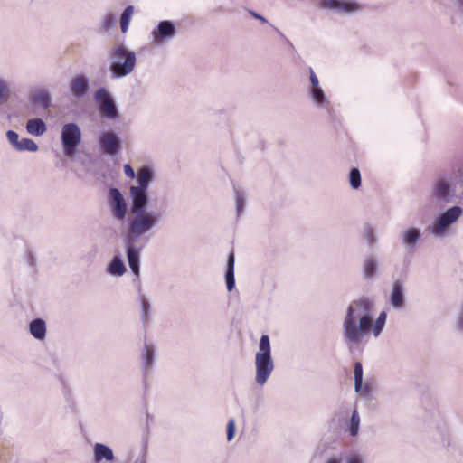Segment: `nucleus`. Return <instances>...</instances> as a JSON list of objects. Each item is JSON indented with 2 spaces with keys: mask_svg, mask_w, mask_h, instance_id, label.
<instances>
[{
  "mask_svg": "<svg viewBox=\"0 0 463 463\" xmlns=\"http://www.w3.org/2000/svg\"><path fill=\"white\" fill-rule=\"evenodd\" d=\"M250 14H251L252 17H254L255 19H258L260 21H261L262 23H267V20L265 17H263L262 15L259 14L258 13L254 12V11H250Z\"/></svg>",
  "mask_w": 463,
  "mask_h": 463,
  "instance_id": "obj_42",
  "label": "nucleus"
},
{
  "mask_svg": "<svg viewBox=\"0 0 463 463\" xmlns=\"http://www.w3.org/2000/svg\"><path fill=\"white\" fill-rule=\"evenodd\" d=\"M93 460L95 463H100L102 460L111 462L114 460V453L107 445L96 443L93 447Z\"/></svg>",
  "mask_w": 463,
  "mask_h": 463,
  "instance_id": "obj_16",
  "label": "nucleus"
},
{
  "mask_svg": "<svg viewBox=\"0 0 463 463\" xmlns=\"http://www.w3.org/2000/svg\"><path fill=\"white\" fill-rule=\"evenodd\" d=\"M275 369V363L271 355L270 340L268 335L260 337L258 351L255 354V383L258 386H264Z\"/></svg>",
  "mask_w": 463,
  "mask_h": 463,
  "instance_id": "obj_3",
  "label": "nucleus"
},
{
  "mask_svg": "<svg viewBox=\"0 0 463 463\" xmlns=\"http://www.w3.org/2000/svg\"><path fill=\"white\" fill-rule=\"evenodd\" d=\"M236 431L235 420L231 418L227 423V440L233 439Z\"/></svg>",
  "mask_w": 463,
  "mask_h": 463,
  "instance_id": "obj_37",
  "label": "nucleus"
},
{
  "mask_svg": "<svg viewBox=\"0 0 463 463\" xmlns=\"http://www.w3.org/2000/svg\"><path fill=\"white\" fill-rule=\"evenodd\" d=\"M88 90L89 82L85 76L78 75L71 79L70 82V90L75 98L80 99L84 97L87 94Z\"/></svg>",
  "mask_w": 463,
  "mask_h": 463,
  "instance_id": "obj_15",
  "label": "nucleus"
},
{
  "mask_svg": "<svg viewBox=\"0 0 463 463\" xmlns=\"http://www.w3.org/2000/svg\"><path fill=\"white\" fill-rule=\"evenodd\" d=\"M344 463H365V458L359 451H352L345 456Z\"/></svg>",
  "mask_w": 463,
  "mask_h": 463,
  "instance_id": "obj_30",
  "label": "nucleus"
},
{
  "mask_svg": "<svg viewBox=\"0 0 463 463\" xmlns=\"http://www.w3.org/2000/svg\"><path fill=\"white\" fill-rule=\"evenodd\" d=\"M109 205L112 217L123 222L127 220L128 206L121 192L118 188H110L109 192Z\"/></svg>",
  "mask_w": 463,
  "mask_h": 463,
  "instance_id": "obj_8",
  "label": "nucleus"
},
{
  "mask_svg": "<svg viewBox=\"0 0 463 463\" xmlns=\"http://www.w3.org/2000/svg\"><path fill=\"white\" fill-rule=\"evenodd\" d=\"M124 173L128 178L133 179L136 176L137 177V174L136 175L134 169L128 164L124 165Z\"/></svg>",
  "mask_w": 463,
  "mask_h": 463,
  "instance_id": "obj_39",
  "label": "nucleus"
},
{
  "mask_svg": "<svg viewBox=\"0 0 463 463\" xmlns=\"http://www.w3.org/2000/svg\"><path fill=\"white\" fill-rule=\"evenodd\" d=\"M106 272L113 277H122L127 267L120 255H115L106 268Z\"/></svg>",
  "mask_w": 463,
  "mask_h": 463,
  "instance_id": "obj_18",
  "label": "nucleus"
},
{
  "mask_svg": "<svg viewBox=\"0 0 463 463\" xmlns=\"http://www.w3.org/2000/svg\"><path fill=\"white\" fill-rule=\"evenodd\" d=\"M133 14L134 7L132 5H128L122 13L120 17V27L123 33H127Z\"/></svg>",
  "mask_w": 463,
  "mask_h": 463,
  "instance_id": "obj_26",
  "label": "nucleus"
},
{
  "mask_svg": "<svg viewBox=\"0 0 463 463\" xmlns=\"http://www.w3.org/2000/svg\"><path fill=\"white\" fill-rule=\"evenodd\" d=\"M142 359L145 370H149L154 363V347L151 345L145 344Z\"/></svg>",
  "mask_w": 463,
  "mask_h": 463,
  "instance_id": "obj_24",
  "label": "nucleus"
},
{
  "mask_svg": "<svg viewBox=\"0 0 463 463\" xmlns=\"http://www.w3.org/2000/svg\"><path fill=\"white\" fill-rule=\"evenodd\" d=\"M33 102L38 107L47 109L51 104V96L45 89H35L31 94Z\"/></svg>",
  "mask_w": 463,
  "mask_h": 463,
  "instance_id": "obj_20",
  "label": "nucleus"
},
{
  "mask_svg": "<svg viewBox=\"0 0 463 463\" xmlns=\"http://www.w3.org/2000/svg\"><path fill=\"white\" fill-rule=\"evenodd\" d=\"M354 384L356 385V388L359 389L361 382H363V367L359 362L354 364Z\"/></svg>",
  "mask_w": 463,
  "mask_h": 463,
  "instance_id": "obj_34",
  "label": "nucleus"
},
{
  "mask_svg": "<svg viewBox=\"0 0 463 463\" xmlns=\"http://www.w3.org/2000/svg\"><path fill=\"white\" fill-rule=\"evenodd\" d=\"M30 334L37 340L43 341L46 337V324L42 318L31 321L29 325Z\"/></svg>",
  "mask_w": 463,
  "mask_h": 463,
  "instance_id": "obj_19",
  "label": "nucleus"
},
{
  "mask_svg": "<svg viewBox=\"0 0 463 463\" xmlns=\"http://www.w3.org/2000/svg\"><path fill=\"white\" fill-rule=\"evenodd\" d=\"M61 140L64 155L68 157H72L81 140L80 127L76 123L63 125L61 131Z\"/></svg>",
  "mask_w": 463,
  "mask_h": 463,
  "instance_id": "obj_6",
  "label": "nucleus"
},
{
  "mask_svg": "<svg viewBox=\"0 0 463 463\" xmlns=\"http://www.w3.org/2000/svg\"><path fill=\"white\" fill-rule=\"evenodd\" d=\"M6 138L12 146L16 150L20 142L19 135L13 130L6 132Z\"/></svg>",
  "mask_w": 463,
  "mask_h": 463,
  "instance_id": "obj_36",
  "label": "nucleus"
},
{
  "mask_svg": "<svg viewBox=\"0 0 463 463\" xmlns=\"http://www.w3.org/2000/svg\"><path fill=\"white\" fill-rule=\"evenodd\" d=\"M377 261L373 257H368L364 262V273L366 279H373L377 271Z\"/></svg>",
  "mask_w": 463,
  "mask_h": 463,
  "instance_id": "obj_23",
  "label": "nucleus"
},
{
  "mask_svg": "<svg viewBox=\"0 0 463 463\" xmlns=\"http://www.w3.org/2000/svg\"><path fill=\"white\" fill-rule=\"evenodd\" d=\"M11 95V89L7 81L0 76V105L8 102Z\"/></svg>",
  "mask_w": 463,
  "mask_h": 463,
  "instance_id": "obj_27",
  "label": "nucleus"
},
{
  "mask_svg": "<svg viewBox=\"0 0 463 463\" xmlns=\"http://www.w3.org/2000/svg\"><path fill=\"white\" fill-rule=\"evenodd\" d=\"M309 96L317 108L319 109H328L330 105V101L326 96L325 91L320 87L317 88H309L308 89Z\"/></svg>",
  "mask_w": 463,
  "mask_h": 463,
  "instance_id": "obj_17",
  "label": "nucleus"
},
{
  "mask_svg": "<svg viewBox=\"0 0 463 463\" xmlns=\"http://www.w3.org/2000/svg\"><path fill=\"white\" fill-rule=\"evenodd\" d=\"M349 183L353 189H358L361 186V173L359 169H351L349 174Z\"/></svg>",
  "mask_w": 463,
  "mask_h": 463,
  "instance_id": "obj_29",
  "label": "nucleus"
},
{
  "mask_svg": "<svg viewBox=\"0 0 463 463\" xmlns=\"http://www.w3.org/2000/svg\"><path fill=\"white\" fill-rule=\"evenodd\" d=\"M136 54L126 46L119 44L113 48L110 55V71L115 78L130 74L136 66Z\"/></svg>",
  "mask_w": 463,
  "mask_h": 463,
  "instance_id": "obj_4",
  "label": "nucleus"
},
{
  "mask_svg": "<svg viewBox=\"0 0 463 463\" xmlns=\"http://www.w3.org/2000/svg\"><path fill=\"white\" fill-rule=\"evenodd\" d=\"M99 143L100 149L109 156L117 155L121 149L120 138L113 131L101 133L99 137Z\"/></svg>",
  "mask_w": 463,
  "mask_h": 463,
  "instance_id": "obj_12",
  "label": "nucleus"
},
{
  "mask_svg": "<svg viewBox=\"0 0 463 463\" xmlns=\"http://www.w3.org/2000/svg\"><path fill=\"white\" fill-rule=\"evenodd\" d=\"M463 210L459 206H452L436 217L428 230L437 238H443L448 234V229L461 217Z\"/></svg>",
  "mask_w": 463,
  "mask_h": 463,
  "instance_id": "obj_5",
  "label": "nucleus"
},
{
  "mask_svg": "<svg viewBox=\"0 0 463 463\" xmlns=\"http://www.w3.org/2000/svg\"><path fill=\"white\" fill-rule=\"evenodd\" d=\"M309 80H310V87L309 88L320 87L318 78L317 77V75L315 74V72L312 69H310Z\"/></svg>",
  "mask_w": 463,
  "mask_h": 463,
  "instance_id": "obj_38",
  "label": "nucleus"
},
{
  "mask_svg": "<svg viewBox=\"0 0 463 463\" xmlns=\"http://www.w3.org/2000/svg\"><path fill=\"white\" fill-rule=\"evenodd\" d=\"M116 18L112 14H107L104 15L101 21V28L103 31H109L115 25Z\"/></svg>",
  "mask_w": 463,
  "mask_h": 463,
  "instance_id": "obj_33",
  "label": "nucleus"
},
{
  "mask_svg": "<svg viewBox=\"0 0 463 463\" xmlns=\"http://www.w3.org/2000/svg\"><path fill=\"white\" fill-rule=\"evenodd\" d=\"M363 234L364 237L366 239L369 244H373L376 241V235L374 229L369 225L366 224L363 229Z\"/></svg>",
  "mask_w": 463,
  "mask_h": 463,
  "instance_id": "obj_32",
  "label": "nucleus"
},
{
  "mask_svg": "<svg viewBox=\"0 0 463 463\" xmlns=\"http://www.w3.org/2000/svg\"><path fill=\"white\" fill-rule=\"evenodd\" d=\"M324 463H342V460L337 457H332L327 458Z\"/></svg>",
  "mask_w": 463,
  "mask_h": 463,
  "instance_id": "obj_43",
  "label": "nucleus"
},
{
  "mask_svg": "<svg viewBox=\"0 0 463 463\" xmlns=\"http://www.w3.org/2000/svg\"><path fill=\"white\" fill-rule=\"evenodd\" d=\"M457 326L460 330L463 329V309L460 311V313L458 315V321H457Z\"/></svg>",
  "mask_w": 463,
  "mask_h": 463,
  "instance_id": "obj_41",
  "label": "nucleus"
},
{
  "mask_svg": "<svg viewBox=\"0 0 463 463\" xmlns=\"http://www.w3.org/2000/svg\"><path fill=\"white\" fill-rule=\"evenodd\" d=\"M374 302L367 298L352 301L342 319V335L350 351L362 348L372 335L378 338L383 333L387 320V313L383 310L374 319Z\"/></svg>",
  "mask_w": 463,
  "mask_h": 463,
  "instance_id": "obj_2",
  "label": "nucleus"
},
{
  "mask_svg": "<svg viewBox=\"0 0 463 463\" xmlns=\"http://www.w3.org/2000/svg\"><path fill=\"white\" fill-rule=\"evenodd\" d=\"M234 264H235V256H234L233 252H231L228 255L227 269H226V273H225L226 288H227L228 291H232L235 287Z\"/></svg>",
  "mask_w": 463,
  "mask_h": 463,
  "instance_id": "obj_21",
  "label": "nucleus"
},
{
  "mask_svg": "<svg viewBox=\"0 0 463 463\" xmlns=\"http://www.w3.org/2000/svg\"><path fill=\"white\" fill-rule=\"evenodd\" d=\"M317 5L339 14H353L362 11L364 5L356 0H317Z\"/></svg>",
  "mask_w": 463,
  "mask_h": 463,
  "instance_id": "obj_7",
  "label": "nucleus"
},
{
  "mask_svg": "<svg viewBox=\"0 0 463 463\" xmlns=\"http://www.w3.org/2000/svg\"><path fill=\"white\" fill-rule=\"evenodd\" d=\"M460 3H463V0H458Z\"/></svg>",
  "mask_w": 463,
  "mask_h": 463,
  "instance_id": "obj_44",
  "label": "nucleus"
},
{
  "mask_svg": "<svg viewBox=\"0 0 463 463\" xmlns=\"http://www.w3.org/2000/svg\"><path fill=\"white\" fill-rule=\"evenodd\" d=\"M17 151H29V152H36L38 150L37 144L30 138H22L20 139Z\"/></svg>",
  "mask_w": 463,
  "mask_h": 463,
  "instance_id": "obj_28",
  "label": "nucleus"
},
{
  "mask_svg": "<svg viewBox=\"0 0 463 463\" xmlns=\"http://www.w3.org/2000/svg\"><path fill=\"white\" fill-rule=\"evenodd\" d=\"M455 195V192L452 189L449 181L445 179L437 180L431 190L432 201L445 204L450 203Z\"/></svg>",
  "mask_w": 463,
  "mask_h": 463,
  "instance_id": "obj_10",
  "label": "nucleus"
},
{
  "mask_svg": "<svg viewBox=\"0 0 463 463\" xmlns=\"http://www.w3.org/2000/svg\"><path fill=\"white\" fill-rule=\"evenodd\" d=\"M154 170L143 166L137 171V184L129 187L131 216L127 221L124 239L128 262L135 277L140 276V255L143 247L138 241L153 232L162 219L156 211L146 210L149 203L148 188L154 179Z\"/></svg>",
  "mask_w": 463,
  "mask_h": 463,
  "instance_id": "obj_1",
  "label": "nucleus"
},
{
  "mask_svg": "<svg viewBox=\"0 0 463 463\" xmlns=\"http://www.w3.org/2000/svg\"><path fill=\"white\" fill-rule=\"evenodd\" d=\"M26 130L29 134L33 136H42L43 135L46 130V125L44 121L41 118H33L29 119L26 123Z\"/></svg>",
  "mask_w": 463,
  "mask_h": 463,
  "instance_id": "obj_22",
  "label": "nucleus"
},
{
  "mask_svg": "<svg viewBox=\"0 0 463 463\" xmlns=\"http://www.w3.org/2000/svg\"><path fill=\"white\" fill-rule=\"evenodd\" d=\"M360 430V416L357 410H354L348 424V432L351 437H356Z\"/></svg>",
  "mask_w": 463,
  "mask_h": 463,
  "instance_id": "obj_25",
  "label": "nucleus"
},
{
  "mask_svg": "<svg viewBox=\"0 0 463 463\" xmlns=\"http://www.w3.org/2000/svg\"><path fill=\"white\" fill-rule=\"evenodd\" d=\"M175 33V26L172 22L161 21L151 33L152 43L157 46L161 45L173 39Z\"/></svg>",
  "mask_w": 463,
  "mask_h": 463,
  "instance_id": "obj_11",
  "label": "nucleus"
},
{
  "mask_svg": "<svg viewBox=\"0 0 463 463\" xmlns=\"http://www.w3.org/2000/svg\"><path fill=\"white\" fill-rule=\"evenodd\" d=\"M388 300L396 310H402L405 307V286L402 280L395 279L392 281Z\"/></svg>",
  "mask_w": 463,
  "mask_h": 463,
  "instance_id": "obj_13",
  "label": "nucleus"
},
{
  "mask_svg": "<svg viewBox=\"0 0 463 463\" xmlns=\"http://www.w3.org/2000/svg\"><path fill=\"white\" fill-rule=\"evenodd\" d=\"M141 306L144 316H146L150 308V304L145 298L141 299Z\"/></svg>",
  "mask_w": 463,
  "mask_h": 463,
  "instance_id": "obj_40",
  "label": "nucleus"
},
{
  "mask_svg": "<svg viewBox=\"0 0 463 463\" xmlns=\"http://www.w3.org/2000/svg\"><path fill=\"white\" fill-rule=\"evenodd\" d=\"M235 194H236V210H237L238 215H240L244 211L245 194L243 192H240L239 190H236Z\"/></svg>",
  "mask_w": 463,
  "mask_h": 463,
  "instance_id": "obj_31",
  "label": "nucleus"
},
{
  "mask_svg": "<svg viewBox=\"0 0 463 463\" xmlns=\"http://www.w3.org/2000/svg\"><path fill=\"white\" fill-rule=\"evenodd\" d=\"M354 391L361 397L367 398L370 396V394L372 392V387L369 383H366L365 384H363V382H361L359 389H357L356 385L354 384Z\"/></svg>",
  "mask_w": 463,
  "mask_h": 463,
  "instance_id": "obj_35",
  "label": "nucleus"
},
{
  "mask_svg": "<svg viewBox=\"0 0 463 463\" xmlns=\"http://www.w3.org/2000/svg\"><path fill=\"white\" fill-rule=\"evenodd\" d=\"M95 99L99 103V113L102 117L109 119H115L118 118V114L116 104L104 88L97 90Z\"/></svg>",
  "mask_w": 463,
  "mask_h": 463,
  "instance_id": "obj_9",
  "label": "nucleus"
},
{
  "mask_svg": "<svg viewBox=\"0 0 463 463\" xmlns=\"http://www.w3.org/2000/svg\"><path fill=\"white\" fill-rule=\"evenodd\" d=\"M400 238L404 247L408 250L412 251L420 241L421 231L417 227L409 226L401 232Z\"/></svg>",
  "mask_w": 463,
  "mask_h": 463,
  "instance_id": "obj_14",
  "label": "nucleus"
}]
</instances>
